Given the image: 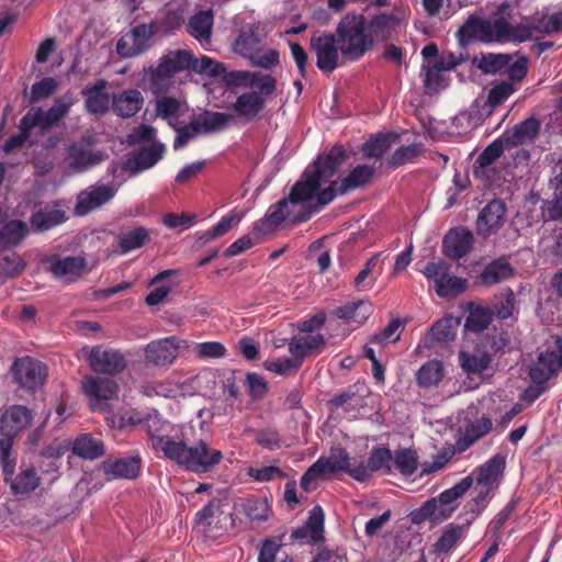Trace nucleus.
Segmentation results:
<instances>
[{
	"instance_id": "1",
	"label": "nucleus",
	"mask_w": 562,
	"mask_h": 562,
	"mask_svg": "<svg viewBox=\"0 0 562 562\" xmlns=\"http://www.w3.org/2000/svg\"><path fill=\"white\" fill-rule=\"evenodd\" d=\"M345 157L346 151L339 145L318 156L314 165L307 167L301 179L291 188L289 195L269 207L255 229L269 234L283 222H305L330 203L338 193L344 194L366 186L374 173V167L369 165L353 168L340 184L333 180Z\"/></svg>"
},
{
	"instance_id": "2",
	"label": "nucleus",
	"mask_w": 562,
	"mask_h": 562,
	"mask_svg": "<svg viewBox=\"0 0 562 562\" xmlns=\"http://www.w3.org/2000/svg\"><path fill=\"white\" fill-rule=\"evenodd\" d=\"M147 435L153 450L158 457L173 461L194 473H206L223 459V453L204 440L188 446L183 426L175 425L157 416L147 419Z\"/></svg>"
},
{
	"instance_id": "3",
	"label": "nucleus",
	"mask_w": 562,
	"mask_h": 562,
	"mask_svg": "<svg viewBox=\"0 0 562 562\" xmlns=\"http://www.w3.org/2000/svg\"><path fill=\"white\" fill-rule=\"evenodd\" d=\"M336 37L342 56L352 61L359 60L373 45L362 14H346L337 25Z\"/></svg>"
},
{
	"instance_id": "4",
	"label": "nucleus",
	"mask_w": 562,
	"mask_h": 562,
	"mask_svg": "<svg viewBox=\"0 0 562 562\" xmlns=\"http://www.w3.org/2000/svg\"><path fill=\"white\" fill-rule=\"evenodd\" d=\"M233 50L237 55L248 59L252 65L266 69L272 68L279 63V54L274 49L261 52L260 38L254 26L244 29L233 42Z\"/></svg>"
},
{
	"instance_id": "5",
	"label": "nucleus",
	"mask_w": 562,
	"mask_h": 562,
	"mask_svg": "<svg viewBox=\"0 0 562 562\" xmlns=\"http://www.w3.org/2000/svg\"><path fill=\"white\" fill-rule=\"evenodd\" d=\"M555 32H562L561 11L550 13L544 9L521 20L518 24L517 38L518 43H521L528 40H539Z\"/></svg>"
},
{
	"instance_id": "6",
	"label": "nucleus",
	"mask_w": 562,
	"mask_h": 562,
	"mask_svg": "<svg viewBox=\"0 0 562 562\" xmlns=\"http://www.w3.org/2000/svg\"><path fill=\"white\" fill-rule=\"evenodd\" d=\"M227 504L221 499H212L195 516V529L207 538H217L226 531L231 515L226 513Z\"/></svg>"
},
{
	"instance_id": "7",
	"label": "nucleus",
	"mask_w": 562,
	"mask_h": 562,
	"mask_svg": "<svg viewBox=\"0 0 562 562\" xmlns=\"http://www.w3.org/2000/svg\"><path fill=\"white\" fill-rule=\"evenodd\" d=\"M426 279L434 283L440 297L456 296L464 292L467 280L450 273V267L445 261L429 262L423 269Z\"/></svg>"
},
{
	"instance_id": "8",
	"label": "nucleus",
	"mask_w": 562,
	"mask_h": 562,
	"mask_svg": "<svg viewBox=\"0 0 562 562\" xmlns=\"http://www.w3.org/2000/svg\"><path fill=\"white\" fill-rule=\"evenodd\" d=\"M189 348V341L176 336L156 339L146 345L145 360L155 367H170L177 360L179 352Z\"/></svg>"
},
{
	"instance_id": "9",
	"label": "nucleus",
	"mask_w": 562,
	"mask_h": 562,
	"mask_svg": "<svg viewBox=\"0 0 562 562\" xmlns=\"http://www.w3.org/2000/svg\"><path fill=\"white\" fill-rule=\"evenodd\" d=\"M82 352L92 371L108 375H114L122 372L126 367L124 355L112 348H103L94 346L92 348H83Z\"/></svg>"
},
{
	"instance_id": "10",
	"label": "nucleus",
	"mask_w": 562,
	"mask_h": 562,
	"mask_svg": "<svg viewBox=\"0 0 562 562\" xmlns=\"http://www.w3.org/2000/svg\"><path fill=\"white\" fill-rule=\"evenodd\" d=\"M81 389L93 411H103L106 406L105 402L115 398L119 392V385L114 380L95 375L85 376Z\"/></svg>"
},
{
	"instance_id": "11",
	"label": "nucleus",
	"mask_w": 562,
	"mask_h": 562,
	"mask_svg": "<svg viewBox=\"0 0 562 562\" xmlns=\"http://www.w3.org/2000/svg\"><path fill=\"white\" fill-rule=\"evenodd\" d=\"M224 82L228 88H246L260 90L262 93H273L277 87L276 79L268 74L248 70H232L224 72Z\"/></svg>"
},
{
	"instance_id": "12",
	"label": "nucleus",
	"mask_w": 562,
	"mask_h": 562,
	"mask_svg": "<svg viewBox=\"0 0 562 562\" xmlns=\"http://www.w3.org/2000/svg\"><path fill=\"white\" fill-rule=\"evenodd\" d=\"M153 34L150 25H136L119 40L116 44L117 54L124 58H133L143 54L149 48V41Z\"/></svg>"
},
{
	"instance_id": "13",
	"label": "nucleus",
	"mask_w": 562,
	"mask_h": 562,
	"mask_svg": "<svg viewBox=\"0 0 562 562\" xmlns=\"http://www.w3.org/2000/svg\"><path fill=\"white\" fill-rule=\"evenodd\" d=\"M506 205L503 201L494 199L479 213L476 220L477 235L486 238L496 234L504 225L506 218Z\"/></svg>"
},
{
	"instance_id": "14",
	"label": "nucleus",
	"mask_w": 562,
	"mask_h": 562,
	"mask_svg": "<svg viewBox=\"0 0 562 562\" xmlns=\"http://www.w3.org/2000/svg\"><path fill=\"white\" fill-rule=\"evenodd\" d=\"M311 46L317 57L316 65L322 71L331 72L337 68L340 50L335 35L313 36Z\"/></svg>"
},
{
	"instance_id": "15",
	"label": "nucleus",
	"mask_w": 562,
	"mask_h": 562,
	"mask_svg": "<svg viewBox=\"0 0 562 562\" xmlns=\"http://www.w3.org/2000/svg\"><path fill=\"white\" fill-rule=\"evenodd\" d=\"M12 370L16 382L29 390L41 386L46 378V366L30 357L16 360Z\"/></svg>"
},
{
	"instance_id": "16",
	"label": "nucleus",
	"mask_w": 562,
	"mask_h": 562,
	"mask_svg": "<svg viewBox=\"0 0 562 562\" xmlns=\"http://www.w3.org/2000/svg\"><path fill=\"white\" fill-rule=\"evenodd\" d=\"M47 263L48 270L54 277L67 283L75 282L88 272L87 261L80 256H53L47 260Z\"/></svg>"
},
{
	"instance_id": "17",
	"label": "nucleus",
	"mask_w": 562,
	"mask_h": 562,
	"mask_svg": "<svg viewBox=\"0 0 562 562\" xmlns=\"http://www.w3.org/2000/svg\"><path fill=\"white\" fill-rule=\"evenodd\" d=\"M103 158L102 153L94 151L91 145L82 139L68 147L66 161L72 172H82L99 165Z\"/></svg>"
},
{
	"instance_id": "18",
	"label": "nucleus",
	"mask_w": 562,
	"mask_h": 562,
	"mask_svg": "<svg viewBox=\"0 0 562 562\" xmlns=\"http://www.w3.org/2000/svg\"><path fill=\"white\" fill-rule=\"evenodd\" d=\"M116 190L106 184H95L80 192L77 196L75 214L83 216L114 198Z\"/></svg>"
},
{
	"instance_id": "19",
	"label": "nucleus",
	"mask_w": 562,
	"mask_h": 562,
	"mask_svg": "<svg viewBox=\"0 0 562 562\" xmlns=\"http://www.w3.org/2000/svg\"><path fill=\"white\" fill-rule=\"evenodd\" d=\"M473 234L464 228L458 227L450 229L443 238V254L453 260L467 256L472 249Z\"/></svg>"
},
{
	"instance_id": "20",
	"label": "nucleus",
	"mask_w": 562,
	"mask_h": 562,
	"mask_svg": "<svg viewBox=\"0 0 562 562\" xmlns=\"http://www.w3.org/2000/svg\"><path fill=\"white\" fill-rule=\"evenodd\" d=\"M272 93H262L260 90L244 92L232 104V110L243 120L250 122L263 110L266 98Z\"/></svg>"
},
{
	"instance_id": "21",
	"label": "nucleus",
	"mask_w": 562,
	"mask_h": 562,
	"mask_svg": "<svg viewBox=\"0 0 562 562\" xmlns=\"http://www.w3.org/2000/svg\"><path fill=\"white\" fill-rule=\"evenodd\" d=\"M108 81L98 79L92 85L85 87L81 91L88 112L104 114L112 108V98L105 92Z\"/></svg>"
},
{
	"instance_id": "22",
	"label": "nucleus",
	"mask_w": 562,
	"mask_h": 562,
	"mask_svg": "<svg viewBox=\"0 0 562 562\" xmlns=\"http://www.w3.org/2000/svg\"><path fill=\"white\" fill-rule=\"evenodd\" d=\"M325 514L321 506H315L310 512L306 524L292 532V538L304 540L306 543H317L324 540Z\"/></svg>"
},
{
	"instance_id": "23",
	"label": "nucleus",
	"mask_w": 562,
	"mask_h": 562,
	"mask_svg": "<svg viewBox=\"0 0 562 562\" xmlns=\"http://www.w3.org/2000/svg\"><path fill=\"white\" fill-rule=\"evenodd\" d=\"M32 418V413L27 407L22 405L11 406L0 416V432L3 436H15L30 425Z\"/></svg>"
},
{
	"instance_id": "24",
	"label": "nucleus",
	"mask_w": 562,
	"mask_h": 562,
	"mask_svg": "<svg viewBox=\"0 0 562 562\" xmlns=\"http://www.w3.org/2000/svg\"><path fill=\"white\" fill-rule=\"evenodd\" d=\"M485 43L517 42L518 25L512 26L502 15H494L484 20Z\"/></svg>"
},
{
	"instance_id": "25",
	"label": "nucleus",
	"mask_w": 562,
	"mask_h": 562,
	"mask_svg": "<svg viewBox=\"0 0 562 562\" xmlns=\"http://www.w3.org/2000/svg\"><path fill=\"white\" fill-rule=\"evenodd\" d=\"M144 97L137 89H127L112 97V110L121 117H132L144 105Z\"/></svg>"
},
{
	"instance_id": "26",
	"label": "nucleus",
	"mask_w": 562,
	"mask_h": 562,
	"mask_svg": "<svg viewBox=\"0 0 562 562\" xmlns=\"http://www.w3.org/2000/svg\"><path fill=\"white\" fill-rule=\"evenodd\" d=\"M453 514V507H448L438 497L426 501L417 510L413 512L412 520L416 524L429 520L432 524H440L450 518Z\"/></svg>"
},
{
	"instance_id": "27",
	"label": "nucleus",
	"mask_w": 562,
	"mask_h": 562,
	"mask_svg": "<svg viewBox=\"0 0 562 562\" xmlns=\"http://www.w3.org/2000/svg\"><path fill=\"white\" fill-rule=\"evenodd\" d=\"M561 364V356L555 351L541 352L537 362L530 368V378L536 384H543L559 370Z\"/></svg>"
},
{
	"instance_id": "28",
	"label": "nucleus",
	"mask_w": 562,
	"mask_h": 562,
	"mask_svg": "<svg viewBox=\"0 0 562 562\" xmlns=\"http://www.w3.org/2000/svg\"><path fill=\"white\" fill-rule=\"evenodd\" d=\"M539 132V123L536 119H527L505 132L501 139L507 148L516 147L531 142Z\"/></svg>"
},
{
	"instance_id": "29",
	"label": "nucleus",
	"mask_w": 562,
	"mask_h": 562,
	"mask_svg": "<svg viewBox=\"0 0 562 562\" xmlns=\"http://www.w3.org/2000/svg\"><path fill=\"white\" fill-rule=\"evenodd\" d=\"M325 345V338L319 333H301L294 336L290 344L289 350L294 358L302 361L303 358L319 350Z\"/></svg>"
},
{
	"instance_id": "30",
	"label": "nucleus",
	"mask_w": 562,
	"mask_h": 562,
	"mask_svg": "<svg viewBox=\"0 0 562 562\" xmlns=\"http://www.w3.org/2000/svg\"><path fill=\"white\" fill-rule=\"evenodd\" d=\"M150 239L149 231L144 226H137L121 232L116 236V251L120 255H127L142 248Z\"/></svg>"
},
{
	"instance_id": "31",
	"label": "nucleus",
	"mask_w": 562,
	"mask_h": 562,
	"mask_svg": "<svg viewBox=\"0 0 562 562\" xmlns=\"http://www.w3.org/2000/svg\"><path fill=\"white\" fill-rule=\"evenodd\" d=\"M142 460L139 456L121 458L114 461L103 462L104 473L115 479L132 480L140 472Z\"/></svg>"
},
{
	"instance_id": "32",
	"label": "nucleus",
	"mask_w": 562,
	"mask_h": 562,
	"mask_svg": "<svg viewBox=\"0 0 562 562\" xmlns=\"http://www.w3.org/2000/svg\"><path fill=\"white\" fill-rule=\"evenodd\" d=\"M67 220L65 211L58 203L48 204L40 209L31 217V225L35 231L44 232L64 223Z\"/></svg>"
},
{
	"instance_id": "33",
	"label": "nucleus",
	"mask_w": 562,
	"mask_h": 562,
	"mask_svg": "<svg viewBox=\"0 0 562 562\" xmlns=\"http://www.w3.org/2000/svg\"><path fill=\"white\" fill-rule=\"evenodd\" d=\"M156 115L167 121L168 125L176 127L179 117L188 110L187 103L173 97H161L157 99L155 104Z\"/></svg>"
},
{
	"instance_id": "34",
	"label": "nucleus",
	"mask_w": 562,
	"mask_h": 562,
	"mask_svg": "<svg viewBox=\"0 0 562 562\" xmlns=\"http://www.w3.org/2000/svg\"><path fill=\"white\" fill-rule=\"evenodd\" d=\"M372 311L371 302L361 300L336 308L335 315L345 319L347 324L360 326L369 318Z\"/></svg>"
},
{
	"instance_id": "35",
	"label": "nucleus",
	"mask_w": 562,
	"mask_h": 562,
	"mask_svg": "<svg viewBox=\"0 0 562 562\" xmlns=\"http://www.w3.org/2000/svg\"><path fill=\"white\" fill-rule=\"evenodd\" d=\"M348 453L344 449L337 448L331 449L328 456L319 457L314 464L323 476L342 471L346 472L348 469Z\"/></svg>"
},
{
	"instance_id": "36",
	"label": "nucleus",
	"mask_w": 562,
	"mask_h": 562,
	"mask_svg": "<svg viewBox=\"0 0 562 562\" xmlns=\"http://www.w3.org/2000/svg\"><path fill=\"white\" fill-rule=\"evenodd\" d=\"M505 469V458L495 454L477 469L476 482L480 486L493 488Z\"/></svg>"
},
{
	"instance_id": "37",
	"label": "nucleus",
	"mask_w": 562,
	"mask_h": 562,
	"mask_svg": "<svg viewBox=\"0 0 562 562\" xmlns=\"http://www.w3.org/2000/svg\"><path fill=\"white\" fill-rule=\"evenodd\" d=\"M165 145L161 143L153 144L137 151L133 160L128 161V167L136 172L147 170L154 167L164 156Z\"/></svg>"
},
{
	"instance_id": "38",
	"label": "nucleus",
	"mask_w": 562,
	"mask_h": 562,
	"mask_svg": "<svg viewBox=\"0 0 562 562\" xmlns=\"http://www.w3.org/2000/svg\"><path fill=\"white\" fill-rule=\"evenodd\" d=\"M72 452L80 458L94 460L104 454V445L101 439L82 434L75 439Z\"/></svg>"
},
{
	"instance_id": "39",
	"label": "nucleus",
	"mask_w": 562,
	"mask_h": 562,
	"mask_svg": "<svg viewBox=\"0 0 562 562\" xmlns=\"http://www.w3.org/2000/svg\"><path fill=\"white\" fill-rule=\"evenodd\" d=\"M202 135L213 134L223 131L228 122L229 115L223 112L204 111L193 119Z\"/></svg>"
},
{
	"instance_id": "40",
	"label": "nucleus",
	"mask_w": 562,
	"mask_h": 562,
	"mask_svg": "<svg viewBox=\"0 0 562 562\" xmlns=\"http://www.w3.org/2000/svg\"><path fill=\"white\" fill-rule=\"evenodd\" d=\"M213 27V13L211 10L201 11L189 21V33L201 44H209Z\"/></svg>"
},
{
	"instance_id": "41",
	"label": "nucleus",
	"mask_w": 562,
	"mask_h": 562,
	"mask_svg": "<svg viewBox=\"0 0 562 562\" xmlns=\"http://www.w3.org/2000/svg\"><path fill=\"white\" fill-rule=\"evenodd\" d=\"M492 429V422L488 418L482 417L471 424H469L462 436L457 441V448L459 451L467 450L476 440L488 434Z\"/></svg>"
},
{
	"instance_id": "42",
	"label": "nucleus",
	"mask_w": 562,
	"mask_h": 562,
	"mask_svg": "<svg viewBox=\"0 0 562 562\" xmlns=\"http://www.w3.org/2000/svg\"><path fill=\"white\" fill-rule=\"evenodd\" d=\"M192 63V54L186 49L171 50L165 54L160 59L158 67L168 70L172 77L186 69H190Z\"/></svg>"
},
{
	"instance_id": "43",
	"label": "nucleus",
	"mask_w": 562,
	"mask_h": 562,
	"mask_svg": "<svg viewBox=\"0 0 562 562\" xmlns=\"http://www.w3.org/2000/svg\"><path fill=\"white\" fill-rule=\"evenodd\" d=\"M445 375V368L441 361L430 360L423 364L416 372L417 384L422 387L437 385Z\"/></svg>"
},
{
	"instance_id": "44",
	"label": "nucleus",
	"mask_w": 562,
	"mask_h": 562,
	"mask_svg": "<svg viewBox=\"0 0 562 562\" xmlns=\"http://www.w3.org/2000/svg\"><path fill=\"white\" fill-rule=\"evenodd\" d=\"M512 276L510 265L504 259H497L485 267L481 273V281L483 284L491 286L507 280Z\"/></svg>"
},
{
	"instance_id": "45",
	"label": "nucleus",
	"mask_w": 562,
	"mask_h": 562,
	"mask_svg": "<svg viewBox=\"0 0 562 562\" xmlns=\"http://www.w3.org/2000/svg\"><path fill=\"white\" fill-rule=\"evenodd\" d=\"M490 361V356L481 350H474L472 352L461 351L459 353L460 366L468 374L482 373L487 369Z\"/></svg>"
},
{
	"instance_id": "46",
	"label": "nucleus",
	"mask_w": 562,
	"mask_h": 562,
	"mask_svg": "<svg viewBox=\"0 0 562 562\" xmlns=\"http://www.w3.org/2000/svg\"><path fill=\"white\" fill-rule=\"evenodd\" d=\"M243 512L252 522L266 521L271 512V505L267 497H250L241 504Z\"/></svg>"
},
{
	"instance_id": "47",
	"label": "nucleus",
	"mask_w": 562,
	"mask_h": 562,
	"mask_svg": "<svg viewBox=\"0 0 562 562\" xmlns=\"http://www.w3.org/2000/svg\"><path fill=\"white\" fill-rule=\"evenodd\" d=\"M55 123L52 116L48 115V110L44 111L42 108H32L20 120L19 130H29L31 133L33 128L40 127L44 131Z\"/></svg>"
},
{
	"instance_id": "48",
	"label": "nucleus",
	"mask_w": 562,
	"mask_h": 562,
	"mask_svg": "<svg viewBox=\"0 0 562 562\" xmlns=\"http://www.w3.org/2000/svg\"><path fill=\"white\" fill-rule=\"evenodd\" d=\"M485 27L484 20H481L474 15H471L467 19V21L460 26L457 32V36L459 42L462 44L470 43L472 41H482L485 42Z\"/></svg>"
},
{
	"instance_id": "49",
	"label": "nucleus",
	"mask_w": 562,
	"mask_h": 562,
	"mask_svg": "<svg viewBox=\"0 0 562 562\" xmlns=\"http://www.w3.org/2000/svg\"><path fill=\"white\" fill-rule=\"evenodd\" d=\"M40 482L41 477L34 468H24L10 481V486L14 494H25L34 491Z\"/></svg>"
},
{
	"instance_id": "50",
	"label": "nucleus",
	"mask_w": 562,
	"mask_h": 562,
	"mask_svg": "<svg viewBox=\"0 0 562 562\" xmlns=\"http://www.w3.org/2000/svg\"><path fill=\"white\" fill-rule=\"evenodd\" d=\"M493 313L488 307L471 304L465 319V328L473 333L483 331L492 322Z\"/></svg>"
},
{
	"instance_id": "51",
	"label": "nucleus",
	"mask_w": 562,
	"mask_h": 562,
	"mask_svg": "<svg viewBox=\"0 0 562 562\" xmlns=\"http://www.w3.org/2000/svg\"><path fill=\"white\" fill-rule=\"evenodd\" d=\"M168 70H164L162 67H150L146 70V77L149 83L150 91L155 95H160L167 93L172 85V76L167 72Z\"/></svg>"
},
{
	"instance_id": "52",
	"label": "nucleus",
	"mask_w": 562,
	"mask_h": 562,
	"mask_svg": "<svg viewBox=\"0 0 562 562\" xmlns=\"http://www.w3.org/2000/svg\"><path fill=\"white\" fill-rule=\"evenodd\" d=\"M513 57L507 54H481L475 57L474 63L476 67L485 74H495L506 68Z\"/></svg>"
},
{
	"instance_id": "53",
	"label": "nucleus",
	"mask_w": 562,
	"mask_h": 562,
	"mask_svg": "<svg viewBox=\"0 0 562 562\" xmlns=\"http://www.w3.org/2000/svg\"><path fill=\"white\" fill-rule=\"evenodd\" d=\"M470 521L467 525L450 524L438 539L436 551L449 552L452 550L458 541L465 536Z\"/></svg>"
},
{
	"instance_id": "54",
	"label": "nucleus",
	"mask_w": 562,
	"mask_h": 562,
	"mask_svg": "<svg viewBox=\"0 0 562 562\" xmlns=\"http://www.w3.org/2000/svg\"><path fill=\"white\" fill-rule=\"evenodd\" d=\"M26 224L21 221H11L0 229V247L18 245L26 235Z\"/></svg>"
},
{
	"instance_id": "55",
	"label": "nucleus",
	"mask_w": 562,
	"mask_h": 562,
	"mask_svg": "<svg viewBox=\"0 0 562 562\" xmlns=\"http://www.w3.org/2000/svg\"><path fill=\"white\" fill-rule=\"evenodd\" d=\"M460 325L458 317L446 316L435 323L430 329L431 338L436 341H449L456 337Z\"/></svg>"
},
{
	"instance_id": "56",
	"label": "nucleus",
	"mask_w": 562,
	"mask_h": 562,
	"mask_svg": "<svg viewBox=\"0 0 562 562\" xmlns=\"http://www.w3.org/2000/svg\"><path fill=\"white\" fill-rule=\"evenodd\" d=\"M442 71L445 70L439 68L435 63L423 65L424 86L428 92H437L447 87Z\"/></svg>"
},
{
	"instance_id": "57",
	"label": "nucleus",
	"mask_w": 562,
	"mask_h": 562,
	"mask_svg": "<svg viewBox=\"0 0 562 562\" xmlns=\"http://www.w3.org/2000/svg\"><path fill=\"white\" fill-rule=\"evenodd\" d=\"M397 25V19L391 14L375 15L367 25L369 34L374 38L384 40L390 35V31Z\"/></svg>"
},
{
	"instance_id": "58",
	"label": "nucleus",
	"mask_w": 562,
	"mask_h": 562,
	"mask_svg": "<svg viewBox=\"0 0 562 562\" xmlns=\"http://www.w3.org/2000/svg\"><path fill=\"white\" fill-rule=\"evenodd\" d=\"M472 476H465L452 487L445 490L437 497L448 507H453V512L457 508V501L462 497L472 486Z\"/></svg>"
},
{
	"instance_id": "59",
	"label": "nucleus",
	"mask_w": 562,
	"mask_h": 562,
	"mask_svg": "<svg viewBox=\"0 0 562 562\" xmlns=\"http://www.w3.org/2000/svg\"><path fill=\"white\" fill-rule=\"evenodd\" d=\"M190 69L200 75H205L209 77H217L223 75L226 70L224 64L218 63L207 56H202L201 58H193L190 65Z\"/></svg>"
},
{
	"instance_id": "60",
	"label": "nucleus",
	"mask_w": 562,
	"mask_h": 562,
	"mask_svg": "<svg viewBox=\"0 0 562 562\" xmlns=\"http://www.w3.org/2000/svg\"><path fill=\"white\" fill-rule=\"evenodd\" d=\"M422 154L420 145L411 144L397 148L389 160V165L393 168L414 162Z\"/></svg>"
},
{
	"instance_id": "61",
	"label": "nucleus",
	"mask_w": 562,
	"mask_h": 562,
	"mask_svg": "<svg viewBox=\"0 0 562 562\" xmlns=\"http://www.w3.org/2000/svg\"><path fill=\"white\" fill-rule=\"evenodd\" d=\"M505 145L501 138L490 144L476 158L474 165L479 166V172L483 173V167L495 165L497 159L502 156Z\"/></svg>"
},
{
	"instance_id": "62",
	"label": "nucleus",
	"mask_w": 562,
	"mask_h": 562,
	"mask_svg": "<svg viewBox=\"0 0 562 562\" xmlns=\"http://www.w3.org/2000/svg\"><path fill=\"white\" fill-rule=\"evenodd\" d=\"M417 456L411 449L397 450L395 452L394 465L403 475H412L417 470Z\"/></svg>"
},
{
	"instance_id": "63",
	"label": "nucleus",
	"mask_w": 562,
	"mask_h": 562,
	"mask_svg": "<svg viewBox=\"0 0 562 562\" xmlns=\"http://www.w3.org/2000/svg\"><path fill=\"white\" fill-rule=\"evenodd\" d=\"M516 86L513 82L502 81L495 85L488 92L487 103L495 108L506 101L515 91Z\"/></svg>"
},
{
	"instance_id": "64",
	"label": "nucleus",
	"mask_w": 562,
	"mask_h": 562,
	"mask_svg": "<svg viewBox=\"0 0 562 562\" xmlns=\"http://www.w3.org/2000/svg\"><path fill=\"white\" fill-rule=\"evenodd\" d=\"M58 88V82L52 77H46L35 82L31 88L30 100L37 102L40 100L50 97Z\"/></svg>"
}]
</instances>
